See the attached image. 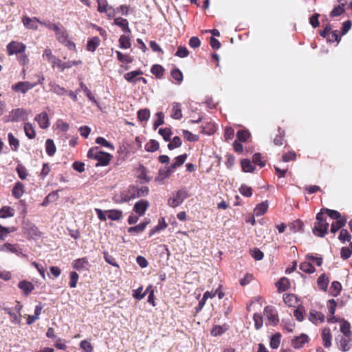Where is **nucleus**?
Here are the masks:
<instances>
[{
	"instance_id": "nucleus-1",
	"label": "nucleus",
	"mask_w": 352,
	"mask_h": 352,
	"mask_svg": "<svg viewBox=\"0 0 352 352\" xmlns=\"http://www.w3.org/2000/svg\"><path fill=\"white\" fill-rule=\"evenodd\" d=\"M87 157L97 160L98 163L96 165V166H104L109 164L112 158V155L108 153L100 151L98 146H95L88 151Z\"/></svg>"
},
{
	"instance_id": "nucleus-2",
	"label": "nucleus",
	"mask_w": 352,
	"mask_h": 352,
	"mask_svg": "<svg viewBox=\"0 0 352 352\" xmlns=\"http://www.w3.org/2000/svg\"><path fill=\"white\" fill-rule=\"evenodd\" d=\"M329 223L326 221L323 210H321L320 212L316 214V222L313 228V233L316 236L323 237L327 233Z\"/></svg>"
},
{
	"instance_id": "nucleus-3",
	"label": "nucleus",
	"mask_w": 352,
	"mask_h": 352,
	"mask_svg": "<svg viewBox=\"0 0 352 352\" xmlns=\"http://www.w3.org/2000/svg\"><path fill=\"white\" fill-rule=\"evenodd\" d=\"M188 197V192L187 191L182 188L178 190L175 196L173 197L169 198L168 200V204L169 206L172 208L177 207L178 206L181 205L184 199L187 198Z\"/></svg>"
},
{
	"instance_id": "nucleus-4",
	"label": "nucleus",
	"mask_w": 352,
	"mask_h": 352,
	"mask_svg": "<svg viewBox=\"0 0 352 352\" xmlns=\"http://www.w3.org/2000/svg\"><path fill=\"white\" fill-rule=\"evenodd\" d=\"M148 193V188L146 186H143L138 189L132 188L129 191V195H124L122 199L124 201H129V200L133 199L135 197H144L147 195Z\"/></svg>"
},
{
	"instance_id": "nucleus-5",
	"label": "nucleus",
	"mask_w": 352,
	"mask_h": 352,
	"mask_svg": "<svg viewBox=\"0 0 352 352\" xmlns=\"http://www.w3.org/2000/svg\"><path fill=\"white\" fill-rule=\"evenodd\" d=\"M37 85V83H31L28 81L19 82L12 85L13 91L23 94H26L30 89H32Z\"/></svg>"
},
{
	"instance_id": "nucleus-6",
	"label": "nucleus",
	"mask_w": 352,
	"mask_h": 352,
	"mask_svg": "<svg viewBox=\"0 0 352 352\" xmlns=\"http://www.w3.org/2000/svg\"><path fill=\"white\" fill-rule=\"evenodd\" d=\"M25 49L26 46L25 44L17 41H11L7 45V51L10 56L22 54L25 52Z\"/></svg>"
},
{
	"instance_id": "nucleus-7",
	"label": "nucleus",
	"mask_w": 352,
	"mask_h": 352,
	"mask_svg": "<svg viewBox=\"0 0 352 352\" xmlns=\"http://www.w3.org/2000/svg\"><path fill=\"white\" fill-rule=\"evenodd\" d=\"M264 316L267 318L270 324L273 326L276 325L279 321L277 311L272 306H267L265 307Z\"/></svg>"
},
{
	"instance_id": "nucleus-8",
	"label": "nucleus",
	"mask_w": 352,
	"mask_h": 352,
	"mask_svg": "<svg viewBox=\"0 0 352 352\" xmlns=\"http://www.w3.org/2000/svg\"><path fill=\"white\" fill-rule=\"evenodd\" d=\"M28 113L24 109L18 108L13 109L9 114L8 120L12 122H18L27 119Z\"/></svg>"
},
{
	"instance_id": "nucleus-9",
	"label": "nucleus",
	"mask_w": 352,
	"mask_h": 352,
	"mask_svg": "<svg viewBox=\"0 0 352 352\" xmlns=\"http://www.w3.org/2000/svg\"><path fill=\"white\" fill-rule=\"evenodd\" d=\"M186 158V154H183L176 157L174 159V162L170 166L167 167L166 170V174L164 176V177H168L175 168L182 166L185 162Z\"/></svg>"
},
{
	"instance_id": "nucleus-10",
	"label": "nucleus",
	"mask_w": 352,
	"mask_h": 352,
	"mask_svg": "<svg viewBox=\"0 0 352 352\" xmlns=\"http://www.w3.org/2000/svg\"><path fill=\"white\" fill-rule=\"evenodd\" d=\"M90 266L91 265L87 257L76 259L72 263L73 268L79 272L89 270Z\"/></svg>"
},
{
	"instance_id": "nucleus-11",
	"label": "nucleus",
	"mask_w": 352,
	"mask_h": 352,
	"mask_svg": "<svg viewBox=\"0 0 352 352\" xmlns=\"http://www.w3.org/2000/svg\"><path fill=\"white\" fill-rule=\"evenodd\" d=\"M22 22L26 28L36 30H38V23H40L41 21L36 17L30 18L29 16H24L22 18Z\"/></svg>"
},
{
	"instance_id": "nucleus-12",
	"label": "nucleus",
	"mask_w": 352,
	"mask_h": 352,
	"mask_svg": "<svg viewBox=\"0 0 352 352\" xmlns=\"http://www.w3.org/2000/svg\"><path fill=\"white\" fill-rule=\"evenodd\" d=\"M148 206V201L144 199H142L135 204L133 210L140 216H142L145 213Z\"/></svg>"
},
{
	"instance_id": "nucleus-13",
	"label": "nucleus",
	"mask_w": 352,
	"mask_h": 352,
	"mask_svg": "<svg viewBox=\"0 0 352 352\" xmlns=\"http://www.w3.org/2000/svg\"><path fill=\"white\" fill-rule=\"evenodd\" d=\"M309 337L306 334H301L300 336H297L292 340V345L296 349H300L303 345L308 342Z\"/></svg>"
},
{
	"instance_id": "nucleus-14",
	"label": "nucleus",
	"mask_w": 352,
	"mask_h": 352,
	"mask_svg": "<svg viewBox=\"0 0 352 352\" xmlns=\"http://www.w3.org/2000/svg\"><path fill=\"white\" fill-rule=\"evenodd\" d=\"M18 287L25 296H28L34 289V285L31 282L25 280L20 281Z\"/></svg>"
},
{
	"instance_id": "nucleus-15",
	"label": "nucleus",
	"mask_w": 352,
	"mask_h": 352,
	"mask_svg": "<svg viewBox=\"0 0 352 352\" xmlns=\"http://www.w3.org/2000/svg\"><path fill=\"white\" fill-rule=\"evenodd\" d=\"M35 120L37 121L40 127L42 129H46L49 126V118L45 112H42L37 115L35 118Z\"/></svg>"
},
{
	"instance_id": "nucleus-16",
	"label": "nucleus",
	"mask_w": 352,
	"mask_h": 352,
	"mask_svg": "<svg viewBox=\"0 0 352 352\" xmlns=\"http://www.w3.org/2000/svg\"><path fill=\"white\" fill-rule=\"evenodd\" d=\"M24 193V185L20 182H17L15 183L12 190V194L16 199L21 198Z\"/></svg>"
},
{
	"instance_id": "nucleus-17",
	"label": "nucleus",
	"mask_w": 352,
	"mask_h": 352,
	"mask_svg": "<svg viewBox=\"0 0 352 352\" xmlns=\"http://www.w3.org/2000/svg\"><path fill=\"white\" fill-rule=\"evenodd\" d=\"M150 223V219H145L143 222L140 223V224L130 227L128 228V232L129 233H140L144 230L146 226Z\"/></svg>"
},
{
	"instance_id": "nucleus-18",
	"label": "nucleus",
	"mask_w": 352,
	"mask_h": 352,
	"mask_svg": "<svg viewBox=\"0 0 352 352\" xmlns=\"http://www.w3.org/2000/svg\"><path fill=\"white\" fill-rule=\"evenodd\" d=\"M324 315L321 312L311 310L309 312V319L313 323L316 324L318 321L323 322L324 320Z\"/></svg>"
},
{
	"instance_id": "nucleus-19",
	"label": "nucleus",
	"mask_w": 352,
	"mask_h": 352,
	"mask_svg": "<svg viewBox=\"0 0 352 352\" xmlns=\"http://www.w3.org/2000/svg\"><path fill=\"white\" fill-rule=\"evenodd\" d=\"M113 24L119 26L125 32H130L128 21L125 19L118 17L114 19Z\"/></svg>"
},
{
	"instance_id": "nucleus-20",
	"label": "nucleus",
	"mask_w": 352,
	"mask_h": 352,
	"mask_svg": "<svg viewBox=\"0 0 352 352\" xmlns=\"http://www.w3.org/2000/svg\"><path fill=\"white\" fill-rule=\"evenodd\" d=\"M171 117L174 119H180L182 118L181 104L179 102H173L172 104Z\"/></svg>"
},
{
	"instance_id": "nucleus-21",
	"label": "nucleus",
	"mask_w": 352,
	"mask_h": 352,
	"mask_svg": "<svg viewBox=\"0 0 352 352\" xmlns=\"http://www.w3.org/2000/svg\"><path fill=\"white\" fill-rule=\"evenodd\" d=\"M324 346L327 348L331 345V334L329 328H324L322 333Z\"/></svg>"
},
{
	"instance_id": "nucleus-22",
	"label": "nucleus",
	"mask_w": 352,
	"mask_h": 352,
	"mask_svg": "<svg viewBox=\"0 0 352 352\" xmlns=\"http://www.w3.org/2000/svg\"><path fill=\"white\" fill-rule=\"evenodd\" d=\"M14 215V210L10 206H3L0 209V218H8Z\"/></svg>"
},
{
	"instance_id": "nucleus-23",
	"label": "nucleus",
	"mask_w": 352,
	"mask_h": 352,
	"mask_svg": "<svg viewBox=\"0 0 352 352\" xmlns=\"http://www.w3.org/2000/svg\"><path fill=\"white\" fill-rule=\"evenodd\" d=\"M3 251L10 252L14 253L17 255L21 254V251L17 245H12L10 243H5L1 248Z\"/></svg>"
},
{
	"instance_id": "nucleus-24",
	"label": "nucleus",
	"mask_w": 352,
	"mask_h": 352,
	"mask_svg": "<svg viewBox=\"0 0 352 352\" xmlns=\"http://www.w3.org/2000/svg\"><path fill=\"white\" fill-rule=\"evenodd\" d=\"M268 202L267 201H263L256 206L254 209V213L256 216L263 215L268 208Z\"/></svg>"
},
{
	"instance_id": "nucleus-25",
	"label": "nucleus",
	"mask_w": 352,
	"mask_h": 352,
	"mask_svg": "<svg viewBox=\"0 0 352 352\" xmlns=\"http://www.w3.org/2000/svg\"><path fill=\"white\" fill-rule=\"evenodd\" d=\"M142 74L143 72L141 70L132 71L125 74L124 75V78L128 82L135 83L136 82V79L134 80V78L139 75H142Z\"/></svg>"
},
{
	"instance_id": "nucleus-26",
	"label": "nucleus",
	"mask_w": 352,
	"mask_h": 352,
	"mask_svg": "<svg viewBox=\"0 0 352 352\" xmlns=\"http://www.w3.org/2000/svg\"><path fill=\"white\" fill-rule=\"evenodd\" d=\"M100 40L98 37L95 36L89 40L87 43V48L90 52H94L99 46Z\"/></svg>"
},
{
	"instance_id": "nucleus-27",
	"label": "nucleus",
	"mask_w": 352,
	"mask_h": 352,
	"mask_svg": "<svg viewBox=\"0 0 352 352\" xmlns=\"http://www.w3.org/2000/svg\"><path fill=\"white\" fill-rule=\"evenodd\" d=\"M151 72L156 78H161L164 75V69L160 65L155 64L152 66Z\"/></svg>"
},
{
	"instance_id": "nucleus-28",
	"label": "nucleus",
	"mask_w": 352,
	"mask_h": 352,
	"mask_svg": "<svg viewBox=\"0 0 352 352\" xmlns=\"http://www.w3.org/2000/svg\"><path fill=\"white\" fill-rule=\"evenodd\" d=\"M104 212L107 213L108 217L113 221L119 220L122 217V212L119 210H109Z\"/></svg>"
},
{
	"instance_id": "nucleus-29",
	"label": "nucleus",
	"mask_w": 352,
	"mask_h": 352,
	"mask_svg": "<svg viewBox=\"0 0 352 352\" xmlns=\"http://www.w3.org/2000/svg\"><path fill=\"white\" fill-rule=\"evenodd\" d=\"M329 284V279L324 274H322L318 278V285L320 289L326 291Z\"/></svg>"
},
{
	"instance_id": "nucleus-30",
	"label": "nucleus",
	"mask_w": 352,
	"mask_h": 352,
	"mask_svg": "<svg viewBox=\"0 0 352 352\" xmlns=\"http://www.w3.org/2000/svg\"><path fill=\"white\" fill-rule=\"evenodd\" d=\"M321 210H323L324 214L326 213L330 218L333 219H336L338 221V219H344L341 217L340 213L336 210L328 208H322Z\"/></svg>"
},
{
	"instance_id": "nucleus-31",
	"label": "nucleus",
	"mask_w": 352,
	"mask_h": 352,
	"mask_svg": "<svg viewBox=\"0 0 352 352\" xmlns=\"http://www.w3.org/2000/svg\"><path fill=\"white\" fill-rule=\"evenodd\" d=\"M241 167L244 172L252 173L254 170V166L252 164L250 160L243 159L241 160Z\"/></svg>"
},
{
	"instance_id": "nucleus-32",
	"label": "nucleus",
	"mask_w": 352,
	"mask_h": 352,
	"mask_svg": "<svg viewBox=\"0 0 352 352\" xmlns=\"http://www.w3.org/2000/svg\"><path fill=\"white\" fill-rule=\"evenodd\" d=\"M45 146L47 155L53 156L56 151L54 141L51 139H47L45 142Z\"/></svg>"
},
{
	"instance_id": "nucleus-33",
	"label": "nucleus",
	"mask_w": 352,
	"mask_h": 352,
	"mask_svg": "<svg viewBox=\"0 0 352 352\" xmlns=\"http://www.w3.org/2000/svg\"><path fill=\"white\" fill-rule=\"evenodd\" d=\"M346 223V219H338L336 222L333 223L331 226V232L332 233H336L341 228L344 227Z\"/></svg>"
},
{
	"instance_id": "nucleus-34",
	"label": "nucleus",
	"mask_w": 352,
	"mask_h": 352,
	"mask_svg": "<svg viewBox=\"0 0 352 352\" xmlns=\"http://www.w3.org/2000/svg\"><path fill=\"white\" fill-rule=\"evenodd\" d=\"M8 139L9 142V144L12 147V149L14 151H16L19 146V141L16 139L12 133H8Z\"/></svg>"
},
{
	"instance_id": "nucleus-35",
	"label": "nucleus",
	"mask_w": 352,
	"mask_h": 352,
	"mask_svg": "<svg viewBox=\"0 0 352 352\" xmlns=\"http://www.w3.org/2000/svg\"><path fill=\"white\" fill-rule=\"evenodd\" d=\"M339 349L342 351H348L350 349L349 343L350 342L349 338H344L341 336L339 340Z\"/></svg>"
},
{
	"instance_id": "nucleus-36",
	"label": "nucleus",
	"mask_w": 352,
	"mask_h": 352,
	"mask_svg": "<svg viewBox=\"0 0 352 352\" xmlns=\"http://www.w3.org/2000/svg\"><path fill=\"white\" fill-rule=\"evenodd\" d=\"M24 131L26 136L30 139H33L36 135L35 130L30 123H25L24 125Z\"/></svg>"
},
{
	"instance_id": "nucleus-37",
	"label": "nucleus",
	"mask_w": 352,
	"mask_h": 352,
	"mask_svg": "<svg viewBox=\"0 0 352 352\" xmlns=\"http://www.w3.org/2000/svg\"><path fill=\"white\" fill-rule=\"evenodd\" d=\"M167 227V224L165 222L164 219L162 218L160 219L159 223L156 226L153 230L150 231L149 236H153L156 232L164 230Z\"/></svg>"
},
{
	"instance_id": "nucleus-38",
	"label": "nucleus",
	"mask_w": 352,
	"mask_h": 352,
	"mask_svg": "<svg viewBox=\"0 0 352 352\" xmlns=\"http://www.w3.org/2000/svg\"><path fill=\"white\" fill-rule=\"evenodd\" d=\"M159 148V143L155 140H150L145 145V150L148 152H154Z\"/></svg>"
},
{
	"instance_id": "nucleus-39",
	"label": "nucleus",
	"mask_w": 352,
	"mask_h": 352,
	"mask_svg": "<svg viewBox=\"0 0 352 352\" xmlns=\"http://www.w3.org/2000/svg\"><path fill=\"white\" fill-rule=\"evenodd\" d=\"M340 331L344 335L346 338H350L351 336V332L350 330V324L346 320H344L340 324Z\"/></svg>"
},
{
	"instance_id": "nucleus-40",
	"label": "nucleus",
	"mask_w": 352,
	"mask_h": 352,
	"mask_svg": "<svg viewBox=\"0 0 352 352\" xmlns=\"http://www.w3.org/2000/svg\"><path fill=\"white\" fill-rule=\"evenodd\" d=\"M50 90L53 92L56 93L58 95H64L66 92V90L63 88L60 87L58 85L56 84L54 82H51L50 83Z\"/></svg>"
},
{
	"instance_id": "nucleus-41",
	"label": "nucleus",
	"mask_w": 352,
	"mask_h": 352,
	"mask_svg": "<svg viewBox=\"0 0 352 352\" xmlns=\"http://www.w3.org/2000/svg\"><path fill=\"white\" fill-rule=\"evenodd\" d=\"M138 118L140 121H147L150 118V111L148 109H142L138 111Z\"/></svg>"
},
{
	"instance_id": "nucleus-42",
	"label": "nucleus",
	"mask_w": 352,
	"mask_h": 352,
	"mask_svg": "<svg viewBox=\"0 0 352 352\" xmlns=\"http://www.w3.org/2000/svg\"><path fill=\"white\" fill-rule=\"evenodd\" d=\"M300 270L308 274H311L315 272L314 267L308 262H303L300 265Z\"/></svg>"
},
{
	"instance_id": "nucleus-43",
	"label": "nucleus",
	"mask_w": 352,
	"mask_h": 352,
	"mask_svg": "<svg viewBox=\"0 0 352 352\" xmlns=\"http://www.w3.org/2000/svg\"><path fill=\"white\" fill-rule=\"evenodd\" d=\"M53 67H58L60 68L62 71L67 68H70L72 67V64L68 62L63 63L59 58L56 59V60L52 64Z\"/></svg>"
},
{
	"instance_id": "nucleus-44",
	"label": "nucleus",
	"mask_w": 352,
	"mask_h": 352,
	"mask_svg": "<svg viewBox=\"0 0 352 352\" xmlns=\"http://www.w3.org/2000/svg\"><path fill=\"white\" fill-rule=\"evenodd\" d=\"M96 143L101 146H103L106 148H108L111 150H114L113 145L102 137H98L96 139Z\"/></svg>"
},
{
	"instance_id": "nucleus-45",
	"label": "nucleus",
	"mask_w": 352,
	"mask_h": 352,
	"mask_svg": "<svg viewBox=\"0 0 352 352\" xmlns=\"http://www.w3.org/2000/svg\"><path fill=\"white\" fill-rule=\"evenodd\" d=\"M344 11L345 10L344 6H343V4H339L332 10V11L330 13V16L334 17L340 16L344 12Z\"/></svg>"
},
{
	"instance_id": "nucleus-46",
	"label": "nucleus",
	"mask_w": 352,
	"mask_h": 352,
	"mask_svg": "<svg viewBox=\"0 0 352 352\" xmlns=\"http://www.w3.org/2000/svg\"><path fill=\"white\" fill-rule=\"evenodd\" d=\"M280 342V334L279 333H277L274 334L270 340V346L272 349H277Z\"/></svg>"
},
{
	"instance_id": "nucleus-47",
	"label": "nucleus",
	"mask_w": 352,
	"mask_h": 352,
	"mask_svg": "<svg viewBox=\"0 0 352 352\" xmlns=\"http://www.w3.org/2000/svg\"><path fill=\"white\" fill-rule=\"evenodd\" d=\"M80 88L84 91V92L86 94V96L87 98L92 101L94 104H98L97 100L95 99L94 96L90 91V90L87 87V86L81 82L80 83Z\"/></svg>"
},
{
	"instance_id": "nucleus-48",
	"label": "nucleus",
	"mask_w": 352,
	"mask_h": 352,
	"mask_svg": "<svg viewBox=\"0 0 352 352\" xmlns=\"http://www.w3.org/2000/svg\"><path fill=\"white\" fill-rule=\"evenodd\" d=\"M120 47L122 49H128L131 47V43L128 36L122 35L119 38Z\"/></svg>"
},
{
	"instance_id": "nucleus-49",
	"label": "nucleus",
	"mask_w": 352,
	"mask_h": 352,
	"mask_svg": "<svg viewBox=\"0 0 352 352\" xmlns=\"http://www.w3.org/2000/svg\"><path fill=\"white\" fill-rule=\"evenodd\" d=\"M305 309L302 306H298L294 311V316L298 321H302L304 319Z\"/></svg>"
},
{
	"instance_id": "nucleus-50",
	"label": "nucleus",
	"mask_w": 352,
	"mask_h": 352,
	"mask_svg": "<svg viewBox=\"0 0 352 352\" xmlns=\"http://www.w3.org/2000/svg\"><path fill=\"white\" fill-rule=\"evenodd\" d=\"M151 287L149 286L148 287H147V289H146V291L144 292V293H142V287H139L136 290L134 291V293L133 294V296L137 299V300H142V298H144V297L146 296V293L148 292V291L149 290V289L151 288Z\"/></svg>"
},
{
	"instance_id": "nucleus-51",
	"label": "nucleus",
	"mask_w": 352,
	"mask_h": 352,
	"mask_svg": "<svg viewBox=\"0 0 352 352\" xmlns=\"http://www.w3.org/2000/svg\"><path fill=\"white\" fill-rule=\"evenodd\" d=\"M289 280L287 278H281L278 282L276 283V286L278 287L279 290L285 291L289 287Z\"/></svg>"
},
{
	"instance_id": "nucleus-52",
	"label": "nucleus",
	"mask_w": 352,
	"mask_h": 352,
	"mask_svg": "<svg viewBox=\"0 0 352 352\" xmlns=\"http://www.w3.org/2000/svg\"><path fill=\"white\" fill-rule=\"evenodd\" d=\"M250 135V134L249 131L243 129L239 130L236 133L237 139L241 142H245L248 139Z\"/></svg>"
},
{
	"instance_id": "nucleus-53",
	"label": "nucleus",
	"mask_w": 352,
	"mask_h": 352,
	"mask_svg": "<svg viewBox=\"0 0 352 352\" xmlns=\"http://www.w3.org/2000/svg\"><path fill=\"white\" fill-rule=\"evenodd\" d=\"M182 144L181 138L179 136H175L173 140L168 144V148L173 150L175 148L179 147Z\"/></svg>"
},
{
	"instance_id": "nucleus-54",
	"label": "nucleus",
	"mask_w": 352,
	"mask_h": 352,
	"mask_svg": "<svg viewBox=\"0 0 352 352\" xmlns=\"http://www.w3.org/2000/svg\"><path fill=\"white\" fill-rule=\"evenodd\" d=\"M253 319L254 321V327L256 329H260L262 327L263 323V316L259 314H255L254 315Z\"/></svg>"
},
{
	"instance_id": "nucleus-55",
	"label": "nucleus",
	"mask_w": 352,
	"mask_h": 352,
	"mask_svg": "<svg viewBox=\"0 0 352 352\" xmlns=\"http://www.w3.org/2000/svg\"><path fill=\"white\" fill-rule=\"evenodd\" d=\"M340 38H341V36L338 34V31L335 30V31L330 32V33L328 34L327 39L329 42L332 43L334 41L339 42L340 40Z\"/></svg>"
},
{
	"instance_id": "nucleus-56",
	"label": "nucleus",
	"mask_w": 352,
	"mask_h": 352,
	"mask_svg": "<svg viewBox=\"0 0 352 352\" xmlns=\"http://www.w3.org/2000/svg\"><path fill=\"white\" fill-rule=\"evenodd\" d=\"M43 58L47 60V61L50 62L52 64L54 63V62L56 60V57H55L52 53L50 49H45L44 51V53L43 54Z\"/></svg>"
},
{
	"instance_id": "nucleus-57",
	"label": "nucleus",
	"mask_w": 352,
	"mask_h": 352,
	"mask_svg": "<svg viewBox=\"0 0 352 352\" xmlns=\"http://www.w3.org/2000/svg\"><path fill=\"white\" fill-rule=\"evenodd\" d=\"M158 133L163 137L166 142H168L170 140V135L172 133L170 129H160Z\"/></svg>"
},
{
	"instance_id": "nucleus-58",
	"label": "nucleus",
	"mask_w": 352,
	"mask_h": 352,
	"mask_svg": "<svg viewBox=\"0 0 352 352\" xmlns=\"http://www.w3.org/2000/svg\"><path fill=\"white\" fill-rule=\"evenodd\" d=\"M16 170L21 179L24 180L26 179L28 175L27 170L21 164L18 165Z\"/></svg>"
},
{
	"instance_id": "nucleus-59",
	"label": "nucleus",
	"mask_w": 352,
	"mask_h": 352,
	"mask_svg": "<svg viewBox=\"0 0 352 352\" xmlns=\"http://www.w3.org/2000/svg\"><path fill=\"white\" fill-rule=\"evenodd\" d=\"M171 76L179 83L183 80V74L179 69H175L171 71Z\"/></svg>"
},
{
	"instance_id": "nucleus-60",
	"label": "nucleus",
	"mask_w": 352,
	"mask_h": 352,
	"mask_svg": "<svg viewBox=\"0 0 352 352\" xmlns=\"http://www.w3.org/2000/svg\"><path fill=\"white\" fill-rule=\"evenodd\" d=\"M338 238L342 242L349 241L351 239V235L346 230L342 229L340 232Z\"/></svg>"
},
{
	"instance_id": "nucleus-61",
	"label": "nucleus",
	"mask_w": 352,
	"mask_h": 352,
	"mask_svg": "<svg viewBox=\"0 0 352 352\" xmlns=\"http://www.w3.org/2000/svg\"><path fill=\"white\" fill-rule=\"evenodd\" d=\"M55 32L57 39L60 43H64L67 39V34L64 29H61L58 27V30Z\"/></svg>"
},
{
	"instance_id": "nucleus-62",
	"label": "nucleus",
	"mask_w": 352,
	"mask_h": 352,
	"mask_svg": "<svg viewBox=\"0 0 352 352\" xmlns=\"http://www.w3.org/2000/svg\"><path fill=\"white\" fill-rule=\"evenodd\" d=\"M240 193L245 197H251L252 195V190L250 187H248L245 185H242L239 188Z\"/></svg>"
},
{
	"instance_id": "nucleus-63",
	"label": "nucleus",
	"mask_w": 352,
	"mask_h": 352,
	"mask_svg": "<svg viewBox=\"0 0 352 352\" xmlns=\"http://www.w3.org/2000/svg\"><path fill=\"white\" fill-rule=\"evenodd\" d=\"M189 52L186 47L179 46L175 53V56L180 58H185L188 55Z\"/></svg>"
},
{
	"instance_id": "nucleus-64",
	"label": "nucleus",
	"mask_w": 352,
	"mask_h": 352,
	"mask_svg": "<svg viewBox=\"0 0 352 352\" xmlns=\"http://www.w3.org/2000/svg\"><path fill=\"white\" fill-rule=\"evenodd\" d=\"M226 328L222 326H215L213 327L211 331V334L213 336H218L223 333L226 331Z\"/></svg>"
}]
</instances>
